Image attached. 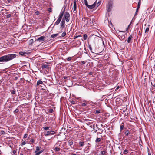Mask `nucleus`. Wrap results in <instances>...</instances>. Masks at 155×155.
<instances>
[{"mask_svg":"<svg viewBox=\"0 0 155 155\" xmlns=\"http://www.w3.org/2000/svg\"><path fill=\"white\" fill-rule=\"evenodd\" d=\"M18 56L16 54H10L1 56L0 57V62L3 63L9 61L15 58Z\"/></svg>","mask_w":155,"mask_h":155,"instance_id":"f257e3e1","label":"nucleus"},{"mask_svg":"<svg viewBox=\"0 0 155 155\" xmlns=\"http://www.w3.org/2000/svg\"><path fill=\"white\" fill-rule=\"evenodd\" d=\"M112 1L111 0L110 1L107 6V9L108 12H110L111 11L112 8Z\"/></svg>","mask_w":155,"mask_h":155,"instance_id":"f03ea898","label":"nucleus"},{"mask_svg":"<svg viewBox=\"0 0 155 155\" xmlns=\"http://www.w3.org/2000/svg\"><path fill=\"white\" fill-rule=\"evenodd\" d=\"M63 18H64V19H65L67 22H68L70 20L69 13L68 12H66Z\"/></svg>","mask_w":155,"mask_h":155,"instance_id":"7ed1b4c3","label":"nucleus"},{"mask_svg":"<svg viewBox=\"0 0 155 155\" xmlns=\"http://www.w3.org/2000/svg\"><path fill=\"white\" fill-rule=\"evenodd\" d=\"M37 86H39L41 88H44L45 87V85L43 84V82L41 80H38L37 83Z\"/></svg>","mask_w":155,"mask_h":155,"instance_id":"20e7f679","label":"nucleus"},{"mask_svg":"<svg viewBox=\"0 0 155 155\" xmlns=\"http://www.w3.org/2000/svg\"><path fill=\"white\" fill-rule=\"evenodd\" d=\"M55 132L53 130H50V131H47L45 133V136L48 135H51L54 134Z\"/></svg>","mask_w":155,"mask_h":155,"instance_id":"39448f33","label":"nucleus"},{"mask_svg":"<svg viewBox=\"0 0 155 155\" xmlns=\"http://www.w3.org/2000/svg\"><path fill=\"white\" fill-rule=\"evenodd\" d=\"M46 39V37L44 36H41L36 39V41L39 42H42L45 41Z\"/></svg>","mask_w":155,"mask_h":155,"instance_id":"423d86ee","label":"nucleus"},{"mask_svg":"<svg viewBox=\"0 0 155 155\" xmlns=\"http://www.w3.org/2000/svg\"><path fill=\"white\" fill-rule=\"evenodd\" d=\"M97 0H96L95 2L93 5H88L87 7L90 9H92L94 8V7H96V3L97 2Z\"/></svg>","mask_w":155,"mask_h":155,"instance_id":"0eeeda50","label":"nucleus"},{"mask_svg":"<svg viewBox=\"0 0 155 155\" xmlns=\"http://www.w3.org/2000/svg\"><path fill=\"white\" fill-rule=\"evenodd\" d=\"M19 54L21 56H25L26 55L28 54V53L26 52L20 51L19 52Z\"/></svg>","mask_w":155,"mask_h":155,"instance_id":"6e6552de","label":"nucleus"},{"mask_svg":"<svg viewBox=\"0 0 155 155\" xmlns=\"http://www.w3.org/2000/svg\"><path fill=\"white\" fill-rule=\"evenodd\" d=\"M61 28H63L64 27V25H65V20L64 19V18H63V19L61 23Z\"/></svg>","mask_w":155,"mask_h":155,"instance_id":"1a4fd4ad","label":"nucleus"},{"mask_svg":"<svg viewBox=\"0 0 155 155\" xmlns=\"http://www.w3.org/2000/svg\"><path fill=\"white\" fill-rule=\"evenodd\" d=\"M76 9V0H74V6H73V10L74 11H75Z\"/></svg>","mask_w":155,"mask_h":155,"instance_id":"9d476101","label":"nucleus"},{"mask_svg":"<svg viewBox=\"0 0 155 155\" xmlns=\"http://www.w3.org/2000/svg\"><path fill=\"white\" fill-rule=\"evenodd\" d=\"M64 11H65V10L64 9L63 11H62L60 13V15H59V17L58 18H59L61 19H62V18L63 16Z\"/></svg>","mask_w":155,"mask_h":155,"instance_id":"9b49d317","label":"nucleus"},{"mask_svg":"<svg viewBox=\"0 0 155 155\" xmlns=\"http://www.w3.org/2000/svg\"><path fill=\"white\" fill-rule=\"evenodd\" d=\"M150 25H148V27L146 28L145 30V34H147V33L148 34V32L149 31V27H150Z\"/></svg>","mask_w":155,"mask_h":155,"instance_id":"f8f14e48","label":"nucleus"},{"mask_svg":"<svg viewBox=\"0 0 155 155\" xmlns=\"http://www.w3.org/2000/svg\"><path fill=\"white\" fill-rule=\"evenodd\" d=\"M132 37V35H130L128 38L127 40V42L128 43H130L131 42Z\"/></svg>","mask_w":155,"mask_h":155,"instance_id":"ddd939ff","label":"nucleus"},{"mask_svg":"<svg viewBox=\"0 0 155 155\" xmlns=\"http://www.w3.org/2000/svg\"><path fill=\"white\" fill-rule=\"evenodd\" d=\"M61 19L58 18V19L55 22V24L56 25H58L59 24L60 22Z\"/></svg>","mask_w":155,"mask_h":155,"instance_id":"4468645a","label":"nucleus"},{"mask_svg":"<svg viewBox=\"0 0 155 155\" xmlns=\"http://www.w3.org/2000/svg\"><path fill=\"white\" fill-rule=\"evenodd\" d=\"M49 68V66L48 64H43L42 66V69L44 68Z\"/></svg>","mask_w":155,"mask_h":155,"instance_id":"2eb2a0df","label":"nucleus"},{"mask_svg":"<svg viewBox=\"0 0 155 155\" xmlns=\"http://www.w3.org/2000/svg\"><path fill=\"white\" fill-rule=\"evenodd\" d=\"M59 33H60V32H59L58 33L52 34L51 35V38H54L57 37Z\"/></svg>","mask_w":155,"mask_h":155,"instance_id":"dca6fc26","label":"nucleus"},{"mask_svg":"<svg viewBox=\"0 0 155 155\" xmlns=\"http://www.w3.org/2000/svg\"><path fill=\"white\" fill-rule=\"evenodd\" d=\"M41 148V147H39L38 146L36 147V150L35 151V153H37L38 152L39 150H40V149Z\"/></svg>","mask_w":155,"mask_h":155,"instance_id":"f3484780","label":"nucleus"},{"mask_svg":"<svg viewBox=\"0 0 155 155\" xmlns=\"http://www.w3.org/2000/svg\"><path fill=\"white\" fill-rule=\"evenodd\" d=\"M131 134L130 131L128 130H126L124 133V134L126 136H128L129 134Z\"/></svg>","mask_w":155,"mask_h":155,"instance_id":"a211bd4d","label":"nucleus"},{"mask_svg":"<svg viewBox=\"0 0 155 155\" xmlns=\"http://www.w3.org/2000/svg\"><path fill=\"white\" fill-rule=\"evenodd\" d=\"M120 131L124 129V123H122L120 125Z\"/></svg>","mask_w":155,"mask_h":155,"instance_id":"6ab92c4d","label":"nucleus"},{"mask_svg":"<svg viewBox=\"0 0 155 155\" xmlns=\"http://www.w3.org/2000/svg\"><path fill=\"white\" fill-rule=\"evenodd\" d=\"M68 143H69V145L70 146L72 145L73 144V141L71 140H69L68 141Z\"/></svg>","mask_w":155,"mask_h":155,"instance_id":"aec40b11","label":"nucleus"},{"mask_svg":"<svg viewBox=\"0 0 155 155\" xmlns=\"http://www.w3.org/2000/svg\"><path fill=\"white\" fill-rule=\"evenodd\" d=\"M141 0H139V2L138 3L137 7V8L139 9L140 6Z\"/></svg>","mask_w":155,"mask_h":155,"instance_id":"412c9836","label":"nucleus"},{"mask_svg":"<svg viewBox=\"0 0 155 155\" xmlns=\"http://www.w3.org/2000/svg\"><path fill=\"white\" fill-rule=\"evenodd\" d=\"M19 111V109H16L14 111H13V113L14 114H15V115H16V113H17Z\"/></svg>","mask_w":155,"mask_h":155,"instance_id":"4be33fe9","label":"nucleus"},{"mask_svg":"<svg viewBox=\"0 0 155 155\" xmlns=\"http://www.w3.org/2000/svg\"><path fill=\"white\" fill-rule=\"evenodd\" d=\"M87 35H86V34H84V35L83 38H84V40H86L87 39Z\"/></svg>","mask_w":155,"mask_h":155,"instance_id":"5701e85b","label":"nucleus"},{"mask_svg":"<svg viewBox=\"0 0 155 155\" xmlns=\"http://www.w3.org/2000/svg\"><path fill=\"white\" fill-rule=\"evenodd\" d=\"M79 143L80 145V146L82 147L84 145V142L83 141L80 142H79Z\"/></svg>","mask_w":155,"mask_h":155,"instance_id":"b1692460","label":"nucleus"},{"mask_svg":"<svg viewBox=\"0 0 155 155\" xmlns=\"http://www.w3.org/2000/svg\"><path fill=\"white\" fill-rule=\"evenodd\" d=\"M66 35V33L65 32H64L62 33L61 34V35L60 36V37H64Z\"/></svg>","mask_w":155,"mask_h":155,"instance_id":"393cba45","label":"nucleus"},{"mask_svg":"<svg viewBox=\"0 0 155 155\" xmlns=\"http://www.w3.org/2000/svg\"><path fill=\"white\" fill-rule=\"evenodd\" d=\"M106 153V152L105 151H102L101 152V155H104Z\"/></svg>","mask_w":155,"mask_h":155,"instance_id":"a878e982","label":"nucleus"},{"mask_svg":"<svg viewBox=\"0 0 155 155\" xmlns=\"http://www.w3.org/2000/svg\"><path fill=\"white\" fill-rule=\"evenodd\" d=\"M101 139L100 138H97L95 140V142L96 143L100 142L101 141Z\"/></svg>","mask_w":155,"mask_h":155,"instance_id":"bb28decb","label":"nucleus"},{"mask_svg":"<svg viewBox=\"0 0 155 155\" xmlns=\"http://www.w3.org/2000/svg\"><path fill=\"white\" fill-rule=\"evenodd\" d=\"M87 104V102H86V103H82L81 104V105L82 106H84V107L85 106H86Z\"/></svg>","mask_w":155,"mask_h":155,"instance_id":"cd10ccee","label":"nucleus"},{"mask_svg":"<svg viewBox=\"0 0 155 155\" xmlns=\"http://www.w3.org/2000/svg\"><path fill=\"white\" fill-rule=\"evenodd\" d=\"M60 150V148H58V147H56L54 149V150L56 151H58Z\"/></svg>","mask_w":155,"mask_h":155,"instance_id":"c85d7f7f","label":"nucleus"},{"mask_svg":"<svg viewBox=\"0 0 155 155\" xmlns=\"http://www.w3.org/2000/svg\"><path fill=\"white\" fill-rule=\"evenodd\" d=\"M84 4L87 7L88 6V2L86 0H84Z\"/></svg>","mask_w":155,"mask_h":155,"instance_id":"c756f323","label":"nucleus"},{"mask_svg":"<svg viewBox=\"0 0 155 155\" xmlns=\"http://www.w3.org/2000/svg\"><path fill=\"white\" fill-rule=\"evenodd\" d=\"M88 48L90 50L91 52H92V48L91 46V45H89Z\"/></svg>","mask_w":155,"mask_h":155,"instance_id":"7c9ffc66","label":"nucleus"},{"mask_svg":"<svg viewBox=\"0 0 155 155\" xmlns=\"http://www.w3.org/2000/svg\"><path fill=\"white\" fill-rule=\"evenodd\" d=\"M128 153V150H127L125 149L124 150L123 153L124 154H126Z\"/></svg>","mask_w":155,"mask_h":155,"instance_id":"2f4dec72","label":"nucleus"},{"mask_svg":"<svg viewBox=\"0 0 155 155\" xmlns=\"http://www.w3.org/2000/svg\"><path fill=\"white\" fill-rule=\"evenodd\" d=\"M11 94H15L16 93V91L14 90H12L11 91Z\"/></svg>","mask_w":155,"mask_h":155,"instance_id":"473e14b6","label":"nucleus"},{"mask_svg":"<svg viewBox=\"0 0 155 155\" xmlns=\"http://www.w3.org/2000/svg\"><path fill=\"white\" fill-rule=\"evenodd\" d=\"M101 3V2L99 1L97 3V4L96 3V7H98L100 4Z\"/></svg>","mask_w":155,"mask_h":155,"instance_id":"72a5a7b5","label":"nucleus"},{"mask_svg":"<svg viewBox=\"0 0 155 155\" xmlns=\"http://www.w3.org/2000/svg\"><path fill=\"white\" fill-rule=\"evenodd\" d=\"M48 112L50 113H52L54 112V110L52 109H50L49 110Z\"/></svg>","mask_w":155,"mask_h":155,"instance_id":"f704fd0d","label":"nucleus"},{"mask_svg":"<svg viewBox=\"0 0 155 155\" xmlns=\"http://www.w3.org/2000/svg\"><path fill=\"white\" fill-rule=\"evenodd\" d=\"M86 62V61H81L80 63L81 64H85Z\"/></svg>","mask_w":155,"mask_h":155,"instance_id":"c9c22d12","label":"nucleus"},{"mask_svg":"<svg viewBox=\"0 0 155 155\" xmlns=\"http://www.w3.org/2000/svg\"><path fill=\"white\" fill-rule=\"evenodd\" d=\"M43 128L44 129V130H49V127H43Z\"/></svg>","mask_w":155,"mask_h":155,"instance_id":"e433bc0d","label":"nucleus"},{"mask_svg":"<svg viewBox=\"0 0 155 155\" xmlns=\"http://www.w3.org/2000/svg\"><path fill=\"white\" fill-rule=\"evenodd\" d=\"M81 37L80 35H75L74 37V39H76V38Z\"/></svg>","mask_w":155,"mask_h":155,"instance_id":"4c0bfd02","label":"nucleus"},{"mask_svg":"<svg viewBox=\"0 0 155 155\" xmlns=\"http://www.w3.org/2000/svg\"><path fill=\"white\" fill-rule=\"evenodd\" d=\"M98 129L100 131V133H102L103 132V130L102 129L99 128H98Z\"/></svg>","mask_w":155,"mask_h":155,"instance_id":"58836bf2","label":"nucleus"},{"mask_svg":"<svg viewBox=\"0 0 155 155\" xmlns=\"http://www.w3.org/2000/svg\"><path fill=\"white\" fill-rule=\"evenodd\" d=\"M11 16V15L10 14H8L6 16V18H10Z\"/></svg>","mask_w":155,"mask_h":155,"instance_id":"ea45409f","label":"nucleus"},{"mask_svg":"<svg viewBox=\"0 0 155 155\" xmlns=\"http://www.w3.org/2000/svg\"><path fill=\"white\" fill-rule=\"evenodd\" d=\"M72 58V57H68L67 58V60L68 61H70L71 59Z\"/></svg>","mask_w":155,"mask_h":155,"instance_id":"a19ab883","label":"nucleus"},{"mask_svg":"<svg viewBox=\"0 0 155 155\" xmlns=\"http://www.w3.org/2000/svg\"><path fill=\"white\" fill-rule=\"evenodd\" d=\"M139 9L138 8H137L136 11L135 12V15H136L137 14Z\"/></svg>","mask_w":155,"mask_h":155,"instance_id":"79ce46f5","label":"nucleus"},{"mask_svg":"<svg viewBox=\"0 0 155 155\" xmlns=\"http://www.w3.org/2000/svg\"><path fill=\"white\" fill-rule=\"evenodd\" d=\"M26 142L25 141H24L21 143V145L22 146H23V145H24L25 144H26Z\"/></svg>","mask_w":155,"mask_h":155,"instance_id":"37998d69","label":"nucleus"},{"mask_svg":"<svg viewBox=\"0 0 155 155\" xmlns=\"http://www.w3.org/2000/svg\"><path fill=\"white\" fill-rule=\"evenodd\" d=\"M5 132L4 131L2 130L1 131V134H5Z\"/></svg>","mask_w":155,"mask_h":155,"instance_id":"c03bdc74","label":"nucleus"},{"mask_svg":"<svg viewBox=\"0 0 155 155\" xmlns=\"http://www.w3.org/2000/svg\"><path fill=\"white\" fill-rule=\"evenodd\" d=\"M7 1L8 3H12V0H7Z\"/></svg>","mask_w":155,"mask_h":155,"instance_id":"a18cd8bd","label":"nucleus"},{"mask_svg":"<svg viewBox=\"0 0 155 155\" xmlns=\"http://www.w3.org/2000/svg\"><path fill=\"white\" fill-rule=\"evenodd\" d=\"M100 113V110H96V114H98Z\"/></svg>","mask_w":155,"mask_h":155,"instance_id":"49530a36","label":"nucleus"},{"mask_svg":"<svg viewBox=\"0 0 155 155\" xmlns=\"http://www.w3.org/2000/svg\"><path fill=\"white\" fill-rule=\"evenodd\" d=\"M48 11L49 12H51L52 11V9L51 8H48Z\"/></svg>","mask_w":155,"mask_h":155,"instance_id":"de8ad7c7","label":"nucleus"},{"mask_svg":"<svg viewBox=\"0 0 155 155\" xmlns=\"http://www.w3.org/2000/svg\"><path fill=\"white\" fill-rule=\"evenodd\" d=\"M31 142H32V143H34L35 142V140L33 139H32L31 140Z\"/></svg>","mask_w":155,"mask_h":155,"instance_id":"09e8293b","label":"nucleus"},{"mask_svg":"<svg viewBox=\"0 0 155 155\" xmlns=\"http://www.w3.org/2000/svg\"><path fill=\"white\" fill-rule=\"evenodd\" d=\"M119 88H120L119 86H118L117 87H116V89H115V91H116L117 90H118Z\"/></svg>","mask_w":155,"mask_h":155,"instance_id":"8fccbe9b","label":"nucleus"},{"mask_svg":"<svg viewBox=\"0 0 155 155\" xmlns=\"http://www.w3.org/2000/svg\"><path fill=\"white\" fill-rule=\"evenodd\" d=\"M12 153L14 154H15L16 153V151L15 150H14L13 151Z\"/></svg>","mask_w":155,"mask_h":155,"instance_id":"3c124183","label":"nucleus"},{"mask_svg":"<svg viewBox=\"0 0 155 155\" xmlns=\"http://www.w3.org/2000/svg\"><path fill=\"white\" fill-rule=\"evenodd\" d=\"M35 13L36 15H38L39 14V12L38 11H36L35 12Z\"/></svg>","mask_w":155,"mask_h":155,"instance_id":"603ef678","label":"nucleus"},{"mask_svg":"<svg viewBox=\"0 0 155 155\" xmlns=\"http://www.w3.org/2000/svg\"><path fill=\"white\" fill-rule=\"evenodd\" d=\"M27 137V135L26 134L24 135V137L25 138H26Z\"/></svg>","mask_w":155,"mask_h":155,"instance_id":"864d4df0","label":"nucleus"},{"mask_svg":"<svg viewBox=\"0 0 155 155\" xmlns=\"http://www.w3.org/2000/svg\"><path fill=\"white\" fill-rule=\"evenodd\" d=\"M37 153L38 155H39L41 153V152L40 151H38Z\"/></svg>","mask_w":155,"mask_h":155,"instance_id":"5fc2aeb1","label":"nucleus"},{"mask_svg":"<svg viewBox=\"0 0 155 155\" xmlns=\"http://www.w3.org/2000/svg\"><path fill=\"white\" fill-rule=\"evenodd\" d=\"M93 73L91 72H89V74L90 75H91Z\"/></svg>","mask_w":155,"mask_h":155,"instance_id":"6e6d98bb","label":"nucleus"},{"mask_svg":"<svg viewBox=\"0 0 155 155\" xmlns=\"http://www.w3.org/2000/svg\"><path fill=\"white\" fill-rule=\"evenodd\" d=\"M148 155H151V153L149 152V150H148Z\"/></svg>","mask_w":155,"mask_h":155,"instance_id":"4d7b16f0","label":"nucleus"},{"mask_svg":"<svg viewBox=\"0 0 155 155\" xmlns=\"http://www.w3.org/2000/svg\"><path fill=\"white\" fill-rule=\"evenodd\" d=\"M18 79V77H15V80H17V79Z\"/></svg>","mask_w":155,"mask_h":155,"instance_id":"13d9d810","label":"nucleus"},{"mask_svg":"<svg viewBox=\"0 0 155 155\" xmlns=\"http://www.w3.org/2000/svg\"><path fill=\"white\" fill-rule=\"evenodd\" d=\"M93 129L95 131V132H95V133L97 131V130H95V128H93Z\"/></svg>","mask_w":155,"mask_h":155,"instance_id":"bf43d9fd","label":"nucleus"},{"mask_svg":"<svg viewBox=\"0 0 155 155\" xmlns=\"http://www.w3.org/2000/svg\"><path fill=\"white\" fill-rule=\"evenodd\" d=\"M40 152H41V153H42L43 152V151H44V150H41L40 151Z\"/></svg>","mask_w":155,"mask_h":155,"instance_id":"052dcab7","label":"nucleus"},{"mask_svg":"<svg viewBox=\"0 0 155 155\" xmlns=\"http://www.w3.org/2000/svg\"><path fill=\"white\" fill-rule=\"evenodd\" d=\"M101 126L102 127H105L104 126L103 124H101Z\"/></svg>","mask_w":155,"mask_h":155,"instance_id":"680f3d73","label":"nucleus"},{"mask_svg":"<svg viewBox=\"0 0 155 155\" xmlns=\"http://www.w3.org/2000/svg\"><path fill=\"white\" fill-rule=\"evenodd\" d=\"M131 24V23H130V24L128 25V27L129 28V26H130V25Z\"/></svg>","mask_w":155,"mask_h":155,"instance_id":"e2e57ef3","label":"nucleus"},{"mask_svg":"<svg viewBox=\"0 0 155 155\" xmlns=\"http://www.w3.org/2000/svg\"><path fill=\"white\" fill-rule=\"evenodd\" d=\"M131 24V23H130V24L128 25V27L129 28V26H130V25Z\"/></svg>","mask_w":155,"mask_h":155,"instance_id":"0e129e2a","label":"nucleus"},{"mask_svg":"<svg viewBox=\"0 0 155 155\" xmlns=\"http://www.w3.org/2000/svg\"><path fill=\"white\" fill-rule=\"evenodd\" d=\"M20 155H24L22 153H20Z\"/></svg>","mask_w":155,"mask_h":155,"instance_id":"69168bd1","label":"nucleus"},{"mask_svg":"<svg viewBox=\"0 0 155 155\" xmlns=\"http://www.w3.org/2000/svg\"><path fill=\"white\" fill-rule=\"evenodd\" d=\"M129 28V27H127V28H126V31H127Z\"/></svg>","mask_w":155,"mask_h":155,"instance_id":"338daca9","label":"nucleus"},{"mask_svg":"<svg viewBox=\"0 0 155 155\" xmlns=\"http://www.w3.org/2000/svg\"><path fill=\"white\" fill-rule=\"evenodd\" d=\"M35 155H38V154L37 153H36V154Z\"/></svg>","mask_w":155,"mask_h":155,"instance_id":"774afa93","label":"nucleus"}]
</instances>
